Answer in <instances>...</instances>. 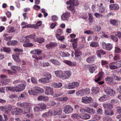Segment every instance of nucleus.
Returning a JSON list of instances; mask_svg holds the SVG:
<instances>
[{
    "instance_id": "nucleus-1",
    "label": "nucleus",
    "mask_w": 121,
    "mask_h": 121,
    "mask_svg": "<svg viewBox=\"0 0 121 121\" xmlns=\"http://www.w3.org/2000/svg\"><path fill=\"white\" fill-rule=\"evenodd\" d=\"M66 3L68 5L70 4L69 6H67V9L74 13L75 12L74 6L78 5L79 3L77 0H69V1L66 2Z\"/></svg>"
},
{
    "instance_id": "nucleus-2",
    "label": "nucleus",
    "mask_w": 121,
    "mask_h": 121,
    "mask_svg": "<svg viewBox=\"0 0 121 121\" xmlns=\"http://www.w3.org/2000/svg\"><path fill=\"white\" fill-rule=\"evenodd\" d=\"M44 76L45 77L41 78L39 80V82L43 83H48L50 82L49 80L52 78L51 74L48 72L44 73Z\"/></svg>"
},
{
    "instance_id": "nucleus-3",
    "label": "nucleus",
    "mask_w": 121,
    "mask_h": 121,
    "mask_svg": "<svg viewBox=\"0 0 121 121\" xmlns=\"http://www.w3.org/2000/svg\"><path fill=\"white\" fill-rule=\"evenodd\" d=\"M14 50L16 52V54L13 55V57L15 61L18 62L20 61L19 57L21 53L23 51V50L18 48H15L14 49Z\"/></svg>"
},
{
    "instance_id": "nucleus-4",
    "label": "nucleus",
    "mask_w": 121,
    "mask_h": 121,
    "mask_svg": "<svg viewBox=\"0 0 121 121\" xmlns=\"http://www.w3.org/2000/svg\"><path fill=\"white\" fill-rule=\"evenodd\" d=\"M73 108L72 106L69 105H65L64 108L63 112L66 114H69L72 112Z\"/></svg>"
},
{
    "instance_id": "nucleus-5",
    "label": "nucleus",
    "mask_w": 121,
    "mask_h": 121,
    "mask_svg": "<svg viewBox=\"0 0 121 121\" xmlns=\"http://www.w3.org/2000/svg\"><path fill=\"white\" fill-rule=\"evenodd\" d=\"M12 109V106L10 105H8L4 107L1 106L0 107V110L6 113H8Z\"/></svg>"
},
{
    "instance_id": "nucleus-6",
    "label": "nucleus",
    "mask_w": 121,
    "mask_h": 121,
    "mask_svg": "<svg viewBox=\"0 0 121 121\" xmlns=\"http://www.w3.org/2000/svg\"><path fill=\"white\" fill-rule=\"evenodd\" d=\"M102 48L106 50L109 51L112 48V44L110 43L106 44L105 43L103 42L102 43Z\"/></svg>"
},
{
    "instance_id": "nucleus-7",
    "label": "nucleus",
    "mask_w": 121,
    "mask_h": 121,
    "mask_svg": "<svg viewBox=\"0 0 121 121\" xmlns=\"http://www.w3.org/2000/svg\"><path fill=\"white\" fill-rule=\"evenodd\" d=\"M80 82V81H75L71 83H69L68 87L69 89L77 88L79 86Z\"/></svg>"
},
{
    "instance_id": "nucleus-8",
    "label": "nucleus",
    "mask_w": 121,
    "mask_h": 121,
    "mask_svg": "<svg viewBox=\"0 0 121 121\" xmlns=\"http://www.w3.org/2000/svg\"><path fill=\"white\" fill-rule=\"evenodd\" d=\"M93 101V99L91 97L86 96L83 97L81 99V102L85 104L91 103Z\"/></svg>"
},
{
    "instance_id": "nucleus-9",
    "label": "nucleus",
    "mask_w": 121,
    "mask_h": 121,
    "mask_svg": "<svg viewBox=\"0 0 121 121\" xmlns=\"http://www.w3.org/2000/svg\"><path fill=\"white\" fill-rule=\"evenodd\" d=\"M45 93L48 95H53L54 93L53 89L50 86H46L45 87Z\"/></svg>"
},
{
    "instance_id": "nucleus-10",
    "label": "nucleus",
    "mask_w": 121,
    "mask_h": 121,
    "mask_svg": "<svg viewBox=\"0 0 121 121\" xmlns=\"http://www.w3.org/2000/svg\"><path fill=\"white\" fill-rule=\"evenodd\" d=\"M75 51V59L76 60H81V58L80 56L82 54V52L78 49H76Z\"/></svg>"
},
{
    "instance_id": "nucleus-11",
    "label": "nucleus",
    "mask_w": 121,
    "mask_h": 121,
    "mask_svg": "<svg viewBox=\"0 0 121 121\" xmlns=\"http://www.w3.org/2000/svg\"><path fill=\"white\" fill-rule=\"evenodd\" d=\"M62 79L69 78L71 75V72L69 70H66L63 72Z\"/></svg>"
},
{
    "instance_id": "nucleus-12",
    "label": "nucleus",
    "mask_w": 121,
    "mask_h": 121,
    "mask_svg": "<svg viewBox=\"0 0 121 121\" xmlns=\"http://www.w3.org/2000/svg\"><path fill=\"white\" fill-rule=\"evenodd\" d=\"M30 104L28 103H23V109H24V114L30 112Z\"/></svg>"
},
{
    "instance_id": "nucleus-13",
    "label": "nucleus",
    "mask_w": 121,
    "mask_h": 121,
    "mask_svg": "<svg viewBox=\"0 0 121 121\" xmlns=\"http://www.w3.org/2000/svg\"><path fill=\"white\" fill-rule=\"evenodd\" d=\"M35 35H27L26 36L23 40L24 42H30L29 40L28 39H32L33 40H35Z\"/></svg>"
},
{
    "instance_id": "nucleus-14",
    "label": "nucleus",
    "mask_w": 121,
    "mask_h": 121,
    "mask_svg": "<svg viewBox=\"0 0 121 121\" xmlns=\"http://www.w3.org/2000/svg\"><path fill=\"white\" fill-rule=\"evenodd\" d=\"M22 112V110L21 108H15L13 109L12 113L13 115H19Z\"/></svg>"
},
{
    "instance_id": "nucleus-15",
    "label": "nucleus",
    "mask_w": 121,
    "mask_h": 121,
    "mask_svg": "<svg viewBox=\"0 0 121 121\" xmlns=\"http://www.w3.org/2000/svg\"><path fill=\"white\" fill-rule=\"evenodd\" d=\"M7 76L6 75H0L1 78L2 79H1V82L2 83V86L6 85L8 84V83L5 82L4 81L5 80L7 81L8 80V79L5 78H7Z\"/></svg>"
},
{
    "instance_id": "nucleus-16",
    "label": "nucleus",
    "mask_w": 121,
    "mask_h": 121,
    "mask_svg": "<svg viewBox=\"0 0 121 121\" xmlns=\"http://www.w3.org/2000/svg\"><path fill=\"white\" fill-rule=\"evenodd\" d=\"M63 72L61 70H57L55 71L54 73L56 77L62 79Z\"/></svg>"
},
{
    "instance_id": "nucleus-17",
    "label": "nucleus",
    "mask_w": 121,
    "mask_h": 121,
    "mask_svg": "<svg viewBox=\"0 0 121 121\" xmlns=\"http://www.w3.org/2000/svg\"><path fill=\"white\" fill-rule=\"evenodd\" d=\"M105 91L107 94L111 96H113L115 94V91L113 89H110L108 87L106 88Z\"/></svg>"
},
{
    "instance_id": "nucleus-18",
    "label": "nucleus",
    "mask_w": 121,
    "mask_h": 121,
    "mask_svg": "<svg viewBox=\"0 0 121 121\" xmlns=\"http://www.w3.org/2000/svg\"><path fill=\"white\" fill-rule=\"evenodd\" d=\"M96 53L97 56L101 58L102 56L106 54V52L102 50H98L96 52Z\"/></svg>"
},
{
    "instance_id": "nucleus-19",
    "label": "nucleus",
    "mask_w": 121,
    "mask_h": 121,
    "mask_svg": "<svg viewBox=\"0 0 121 121\" xmlns=\"http://www.w3.org/2000/svg\"><path fill=\"white\" fill-rule=\"evenodd\" d=\"M110 69L112 70H114L117 69L118 68L117 64V62H113L109 63Z\"/></svg>"
},
{
    "instance_id": "nucleus-20",
    "label": "nucleus",
    "mask_w": 121,
    "mask_h": 121,
    "mask_svg": "<svg viewBox=\"0 0 121 121\" xmlns=\"http://www.w3.org/2000/svg\"><path fill=\"white\" fill-rule=\"evenodd\" d=\"M63 62L66 65L70 66H75L77 65L76 63L75 62H72L71 61L65 60L63 61Z\"/></svg>"
},
{
    "instance_id": "nucleus-21",
    "label": "nucleus",
    "mask_w": 121,
    "mask_h": 121,
    "mask_svg": "<svg viewBox=\"0 0 121 121\" xmlns=\"http://www.w3.org/2000/svg\"><path fill=\"white\" fill-rule=\"evenodd\" d=\"M110 9L111 10H117L119 9V5L117 4H111L109 5Z\"/></svg>"
},
{
    "instance_id": "nucleus-22",
    "label": "nucleus",
    "mask_w": 121,
    "mask_h": 121,
    "mask_svg": "<svg viewBox=\"0 0 121 121\" xmlns=\"http://www.w3.org/2000/svg\"><path fill=\"white\" fill-rule=\"evenodd\" d=\"M70 17V13L68 12H66L63 14L61 16V18L63 21L67 20Z\"/></svg>"
},
{
    "instance_id": "nucleus-23",
    "label": "nucleus",
    "mask_w": 121,
    "mask_h": 121,
    "mask_svg": "<svg viewBox=\"0 0 121 121\" xmlns=\"http://www.w3.org/2000/svg\"><path fill=\"white\" fill-rule=\"evenodd\" d=\"M34 89L35 90L36 94L43 93L44 92V90L43 88L38 86H34Z\"/></svg>"
},
{
    "instance_id": "nucleus-24",
    "label": "nucleus",
    "mask_w": 121,
    "mask_h": 121,
    "mask_svg": "<svg viewBox=\"0 0 121 121\" xmlns=\"http://www.w3.org/2000/svg\"><path fill=\"white\" fill-rule=\"evenodd\" d=\"M95 55H93L88 57L86 59V61L88 63H91L95 60Z\"/></svg>"
},
{
    "instance_id": "nucleus-25",
    "label": "nucleus",
    "mask_w": 121,
    "mask_h": 121,
    "mask_svg": "<svg viewBox=\"0 0 121 121\" xmlns=\"http://www.w3.org/2000/svg\"><path fill=\"white\" fill-rule=\"evenodd\" d=\"M104 114L106 115L112 116L114 115L113 111L111 109L106 110L104 112Z\"/></svg>"
},
{
    "instance_id": "nucleus-26",
    "label": "nucleus",
    "mask_w": 121,
    "mask_h": 121,
    "mask_svg": "<svg viewBox=\"0 0 121 121\" xmlns=\"http://www.w3.org/2000/svg\"><path fill=\"white\" fill-rule=\"evenodd\" d=\"M37 27V26L35 25H31L30 24H27L26 23L23 22V28L34 27L36 28Z\"/></svg>"
},
{
    "instance_id": "nucleus-27",
    "label": "nucleus",
    "mask_w": 121,
    "mask_h": 121,
    "mask_svg": "<svg viewBox=\"0 0 121 121\" xmlns=\"http://www.w3.org/2000/svg\"><path fill=\"white\" fill-rule=\"evenodd\" d=\"M80 92L82 94L84 95L85 94H89L90 93V89L89 88H86L84 89H82L80 91Z\"/></svg>"
},
{
    "instance_id": "nucleus-28",
    "label": "nucleus",
    "mask_w": 121,
    "mask_h": 121,
    "mask_svg": "<svg viewBox=\"0 0 121 121\" xmlns=\"http://www.w3.org/2000/svg\"><path fill=\"white\" fill-rule=\"evenodd\" d=\"M103 106L105 109H111L113 107V105L109 103L104 104H103Z\"/></svg>"
},
{
    "instance_id": "nucleus-29",
    "label": "nucleus",
    "mask_w": 121,
    "mask_h": 121,
    "mask_svg": "<svg viewBox=\"0 0 121 121\" xmlns=\"http://www.w3.org/2000/svg\"><path fill=\"white\" fill-rule=\"evenodd\" d=\"M90 116L89 114H86L84 115H82L80 117V118L81 119L86 120L90 118Z\"/></svg>"
},
{
    "instance_id": "nucleus-30",
    "label": "nucleus",
    "mask_w": 121,
    "mask_h": 121,
    "mask_svg": "<svg viewBox=\"0 0 121 121\" xmlns=\"http://www.w3.org/2000/svg\"><path fill=\"white\" fill-rule=\"evenodd\" d=\"M15 91H21L23 90V84H18L17 86L15 87Z\"/></svg>"
},
{
    "instance_id": "nucleus-31",
    "label": "nucleus",
    "mask_w": 121,
    "mask_h": 121,
    "mask_svg": "<svg viewBox=\"0 0 121 121\" xmlns=\"http://www.w3.org/2000/svg\"><path fill=\"white\" fill-rule=\"evenodd\" d=\"M99 90V88L97 87H93L91 90L93 94H95L97 93Z\"/></svg>"
},
{
    "instance_id": "nucleus-32",
    "label": "nucleus",
    "mask_w": 121,
    "mask_h": 121,
    "mask_svg": "<svg viewBox=\"0 0 121 121\" xmlns=\"http://www.w3.org/2000/svg\"><path fill=\"white\" fill-rule=\"evenodd\" d=\"M49 115L52 116V112L50 110L47 112L43 113L42 115V117H43L45 118Z\"/></svg>"
},
{
    "instance_id": "nucleus-33",
    "label": "nucleus",
    "mask_w": 121,
    "mask_h": 121,
    "mask_svg": "<svg viewBox=\"0 0 121 121\" xmlns=\"http://www.w3.org/2000/svg\"><path fill=\"white\" fill-rule=\"evenodd\" d=\"M109 22L110 23L114 26H117L118 21L116 19H111L109 20Z\"/></svg>"
},
{
    "instance_id": "nucleus-34",
    "label": "nucleus",
    "mask_w": 121,
    "mask_h": 121,
    "mask_svg": "<svg viewBox=\"0 0 121 121\" xmlns=\"http://www.w3.org/2000/svg\"><path fill=\"white\" fill-rule=\"evenodd\" d=\"M50 61L56 65H60V63L57 60L51 59Z\"/></svg>"
},
{
    "instance_id": "nucleus-35",
    "label": "nucleus",
    "mask_w": 121,
    "mask_h": 121,
    "mask_svg": "<svg viewBox=\"0 0 121 121\" xmlns=\"http://www.w3.org/2000/svg\"><path fill=\"white\" fill-rule=\"evenodd\" d=\"M28 92L29 93L30 95H35L36 94L35 90L34 89V87L32 89H31V90H29Z\"/></svg>"
},
{
    "instance_id": "nucleus-36",
    "label": "nucleus",
    "mask_w": 121,
    "mask_h": 121,
    "mask_svg": "<svg viewBox=\"0 0 121 121\" xmlns=\"http://www.w3.org/2000/svg\"><path fill=\"white\" fill-rule=\"evenodd\" d=\"M15 31L13 27H8L7 29V31L9 33L15 32Z\"/></svg>"
},
{
    "instance_id": "nucleus-37",
    "label": "nucleus",
    "mask_w": 121,
    "mask_h": 121,
    "mask_svg": "<svg viewBox=\"0 0 121 121\" xmlns=\"http://www.w3.org/2000/svg\"><path fill=\"white\" fill-rule=\"evenodd\" d=\"M53 86L55 88H59L61 87L62 86V84L60 82H59L58 83H54Z\"/></svg>"
},
{
    "instance_id": "nucleus-38",
    "label": "nucleus",
    "mask_w": 121,
    "mask_h": 121,
    "mask_svg": "<svg viewBox=\"0 0 121 121\" xmlns=\"http://www.w3.org/2000/svg\"><path fill=\"white\" fill-rule=\"evenodd\" d=\"M56 37L58 40L62 41L65 39V36L63 35L60 36V35H56Z\"/></svg>"
},
{
    "instance_id": "nucleus-39",
    "label": "nucleus",
    "mask_w": 121,
    "mask_h": 121,
    "mask_svg": "<svg viewBox=\"0 0 121 121\" xmlns=\"http://www.w3.org/2000/svg\"><path fill=\"white\" fill-rule=\"evenodd\" d=\"M80 116L77 113L73 114L71 116V117L74 119H79Z\"/></svg>"
},
{
    "instance_id": "nucleus-40",
    "label": "nucleus",
    "mask_w": 121,
    "mask_h": 121,
    "mask_svg": "<svg viewBox=\"0 0 121 121\" xmlns=\"http://www.w3.org/2000/svg\"><path fill=\"white\" fill-rule=\"evenodd\" d=\"M10 68L12 70L14 71L19 70L21 69L20 67L17 66L12 65L11 67Z\"/></svg>"
},
{
    "instance_id": "nucleus-41",
    "label": "nucleus",
    "mask_w": 121,
    "mask_h": 121,
    "mask_svg": "<svg viewBox=\"0 0 121 121\" xmlns=\"http://www.w3.org/2000/svg\"><path fill=\"white\" fill-rule=\"evenodd\" d=\"M105 9L103 6H99V13H103L105 12Z\"/></svg>"
},
{
    "instance_id": "nucleus-42",
    "label": "nucleus",
    "mask_w": 121,
    "mask_h": 121,
    "mask_svg": "<svg viewBox=\"0 0 121 121\" xmlns=\"http://www.w3.org/2000/svg\"><path fill=\"white\" fill-rule=\"evenodd\" d=\"M113 59L114 61H117L121 59V57L119 54H115Z\"/></svg>"
},
{
    "instance_id": "nucleus-43",
    "label": "nucleus",
    "mask_w": 121,
    "mask_h": 121,
    "mask_svg": "<svg viewBox=\"0 0 121 121\" xmlns=\"http://www.w3.org/2000/svg\"><path fill=\"white\" fill-rule=\"evenodd\" d=\"M41 109H44L46 108L47 107L46 105L43 103H39V104Z\"/></svg>"
},
{
    "instance_id": "nucleus-44",
    "label": "nucleus",
    "mask_w": 121,
    "mask_h": 121,
    "mask_svg": "<svg viewBox=\"0 0 121 121\" xmlns=\"http://www.w3.org/2000/svg\"><path fill=\"white\" fill-rule=\"evenodd\" d=\"M96 69L97 67L95 66H91L90 67L89 69V71L91 73H92Z\"/></svg>"
},
{
    "instance_id": "nucleus-45",
    "label": "nucleus",
    "mask_w": 121,
    "mask_h": 121,
    "mask_svg": "<svg viewBox=\"0 0 121 121\" xmlns=\"http://www.w3.org/2000/svg\"><path fill=\"white\" fill-rule=\"evenodd\" d=\"M105 79L108 83H110L112 82V78L111 77H107L105 78Z\"/></svg>"
},
{
    "instance_id": "nucleus-46",
    "label": "nucleus",
    "mask_w": 121,
    "mask_h": 121,
    "mask_svg": "<svg viewBox=\"0 0 121 121\" xmlns=\"http://www.w3.org/2000/svg\"><path fill=\"white\" fill-rule=\"evenodd\" d=\"M2 48H1V50L2 51H3L2 49H3V51L4 52H6L7 53H9L11 49L10 48H7L5 47H3Z\"/></svg>"
},
{
    "instance_id": "nucleus-47",
    "label": "nucleus",
    "mask_w": 121,
    "mask_h": 121,
    "mask_svg": "<svg viewBox=\"0 0 121 121\" xmlns=\"http://www.w3.org/2000/svg\"><path fill=\"white\" fill-rule=\"evenodd\" d=\"M69 99L66 96H64L58 99L60 101H66Z\"/></svg>"
},
{
    "instance_id": "nucleus-48",
    "label": "nucleus",
    "mask_w": 121,
    "mask_h": 121,
    "mask_svg": "<svg viewBox=\"0 0 121 121\" xmlns=\"http://www.w3.org/2000/svg\"><path fill=\"white\" fill-rule=\"evenodd\" d=\"M90 45L91 47H98L99 45L98 43L94 42L91 43L90 44Z\"/></svg>"
},
{
    "instance_id": "nucleus-49",
    "label": "nucleus",
    "mask_w": 121,
    "mask_h": 121,
    "mask_svg": "<svg viewBox=\"0 0 121 121\" xmlns=\"http://www.w3.org/2000/svg\"><path fill=\"white\" fill-rule=\"evenodd\" d=\"M110 38L112 39L114 42H116L118 41L117 38L115 36L113 35H111L110 36Z\"/></svg>"
},
{
    "instance_id": "nucleus-50",
    "label": "nucleus",
    "mask_w": 121,
    "mask_h": 121,
    "mask_svg": "<svg viewBox=\"0 0 121 121\" xmlns=\"http://www.w3.org/2000/svg\"><path fill=\"white\" fill-rule=\"evenodd\" d=\"M107 99V98L105 96H104L101 97L99 99V100L100 102H104Z\"/></svg>"
},
{
    "instance_id": "nucleus-51",
    "label": "nucleus",
    "mask_w": 121,
    "mask_h": 121,
    "mask_svg": "<svg viewBox=\"0 0 121 121\" xmlns=\"http://www.w3.org/2000/svg\"><path fill=\"white\" fill-rule=\"evenodd\" d=\"M101 79V78L100 77H99L97 79L95 80V81L96 82H98V83L99 85H102L103 84L104 82L103 81H101V82H99Z\"/></svg>"
},
{
    "instance_id": "nucleus-52",
    "label": "nucleus",
    "mask_w": 121,
    "mask_h": 121,
    "mask_svg": "<svg viewBox=\"0 0 121 121\" xmlns=\"http://www.w3.org/2000/svg\"><path fill=\"white\" fill-rule=\"evenodd\" d=\"M41 65L43 67H47L50 65V64L47 62H43L41 64Z\"/></svg>"
},
{
    "instance_id": "nucleus-53",
    "label": "nucleus",
    "mask_w": 121,
    "mask_h": 121,
    "mask_svg": "<svg viewBox=\"0 0 121 121\" xmlns=\"http://www.w3.org/2000/svg\"><path fill=\"white\" fill-rule=\"evenodd\" d=\"M27 43L23 44V46L25 47H30L33 45V44L31 43H28L27 42Z\"/></svg>"
},
{
    "instance_id": "nucleus-54",
    "label": "nucleus",
    "mask_w": 121,
    "mask_h": 121,
    "mask_svg": "<svg viewBox=\"0 0 121 121\" xmlns=\"http://www.w3.org/2000/svg\"><path fill=\"white\" fill-rule=\"evenodd\" d=\"M63 33V31L61 29H57L56 31L57 34L56 35H61Z\"/></svg>"
},
{
    "instance_id": "nucleus-55",
    "label": "nucleus",
    "mask_w": 121,
    "mask_h": 121,
    "mask_svg": "<svg viewBox=\"0 0 121 121\" xmlns=\"http://www.w3.org/2000/svg\"><path fill=\"white\" fill-rule=\"evenodd\" d=\"M94 15L97 18L102 17H103V15H102L98 13H95L94 14Z\"/></svg>"
},
{
    "instance_id": "nucleus-56",
    "label": "nucleus",
    "mask_w": 121,
    "mask_h": 121,
    "mask_svg": "<svg viewBox=\"0 0 121 121\" xmlns=\"http://www.w3.org/2000/svg\"><path fill=\"white\" fill-rule=\"evenodd\" d=\"M56 103L54 100H50L49 103V105L50 106H52L56 104Z\"/></svg>"
},
{
    "instance_id": "nucleus-57",
    "label": "nucleus",
    "mask_w": 121,
    "mask_h": 121,
    "mask_svg": "<svg viewBox=\"0 0 121 121\" xmlns=\"http://www.w3.org/2000/svg\"><path fill=\"white\" fill-rule=\"evenodd\" d=\"M15 87H6V90H8L11 91H15Z\"/></svg>"
},
{
    "instance_id": "nucleus-58",
    "label": "nucleus",
    "mask_w": 121,
    "mask_h": 121,
    "mask_svg": "<svg viewBox=\"0 0 121 121\" xmlns=\"http://www.w3.org/2000/svg\"><path fill=\"white\" fill-rule=\"evenodd\" d=\"M121 52V49L118 47H115V52L116 53H120Z\"/></svg>"
},
{
    "instance_id": "nucleus-59",
    "label": "nucleus",
    "mask_w": 121,
    "mask_h": 121,
    "mask_svg": "<svg viewBox=\"0 0 121 121\" xmlns=\"http://www.w3.org/2000/svg\"><path fill=\"white\" fill-rule=\"evenodd\" d=\"M115 35L117 37L119 38H121V32L120 31H117L115 33Z\"/></svg>"
},
{
    "instance_id": "nucleus-60",
    "label": "nucleus",
    "mask_w": 121,
    "mask_h": 121,
    "mask_svg": "<svg viewBox=\"0 0 121 121\" xmlns=\"http://www.w3.org/2000/svg\"><path fill=\"white\" fill-rule=\"evenodd\" d=\"M31 82L33 83L37 84V80L35 78H31Z\"/></svg>"
},
{
    "instance_id": "nucleus-61",
    "label": "nucleus",
    "mask_w": 121,
    "mask_h": 121,
    "mask_svg": "<svg viewBox=\"0 0 121 121\" xmlns=\"http://www.w3.org/2000/svg\"><path fill=\"white\" fill-rule=\"evenodd\" d=\"M100 34H101V35H100V37L102 38L103 37L106 38H108V36L105 34V33L103 32V31L102 32H101Z\"/></svg>"
},
{
    "instance_id": "nucleus-62",
    "label": "nucleus",
    "mask_w": 121,
    "mask_h": 121,
    "mask_svg": "<svg viewBox=\"0 0 121 121\" xmlns=\"http://www.w3.org/2000/svg\"><path fill=\"white\" fill-rule=\"evenodd\" d=\"M44 39L43 38H39L37 39L38 42L40 43H41L44 42Z\"/></svg>"
},
{
    "instance_id": "nucleus-63",
    "label": "nucleus",
    "mask_w": 121,
    "mask_h": 121,
    "mask_svg": "<svg viewBox=\"0 0 121 121\" xmlns=\"http://www.w3.org/2000/svg\"><path fill=\"white\" fill-rule=\"evenodd\" d=\"M94 30L97 31H99L101 29V27L100 26H96L94 29Z\"/></svg>"
},
{
    "instance_id": "nucleus-64",
    "label": "nucleus",
    "mask_w": 121,
    "mask_h": 121,
    "mask_svg": "<svg viewBox=\"0 0 121 121\" xmlns=\"http://www.w3.org/2000/svg\"><path fill=\"white\" fill-rule=\"evenodd\" d=\"M18 42L16 40L11 41V45H14L18 44Z\"/></svg>"
}]
</instances>
